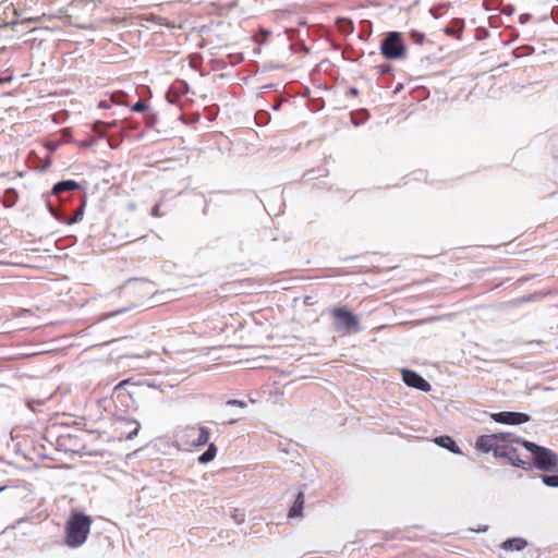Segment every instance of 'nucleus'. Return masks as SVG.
Wrapping results in <instances>:
<instances>
[{
    "label": "nucleus",
    "instance_id": "25",
    "mask_svg": "<svg viewBox=\"0 0 558 558\" xmlns=\"http://www.w3.org/2000/svg\"><path fill=\"white\" fill-rule=\"evenodd\" d=\"M226 405L227 407H238V408L244 409V408H246L247 404H246V402H244L242 400L231 399L226 402Z\"/></svg>",
    "mask_w": 558,
    "mask_h": 558
},
{
    "label": "nucleus",
    "instance_id": "17",
    "mask_svg": "<svg viewBox=\"0 0 558 558\" xmlns=\"http://www.w3.org/2000/svg\"><path fill=\"white\" fill-rule=\"evenodd\" d=\"M217 456V447L214 442H210L207 449L197 458V461L201 464H206L211 462Z\"/></svg>",
    "mask_w": 558,
    "mask_h": 558
},
{
    "label": "nucleus",
    "instance_id": "47",
    "mask_svg": "<svg viewBox=\"0 0 558 558\" xmlns=\"http://www.w3.org/2000/svg\"><path fill=\"white\" fill-rule=\"evenodd\" d=\"M507 12H508V15L512 14V11H510V9H507Z\"/></svg>",
    "mask_w": 558,
    "mask_h": 558
},
{
    "label": "nucleus",
    "instance_id": "12",
    "mask_svg": "<svg viewBox=\"0 0 558 558\" xmlns=\"http://www.w3.org/2000/svg\"><path fill=\"white\" fill-rule=\"evenodd\" d=\"M81 185L75 180H63L58 183H56L52 187V194L53 195H60L63 192H71L75 190H80Z\"/></svg>",
    "mask_w": 558,
    "mask_h": 558
},
{
    "label": "nucleus",
    "instance_id": "24",
    "mask_svg": "<svg viewBox=\"0 0 558 558\" xmlns=\"http://www.w3.org/2000/svg\"><path fill=\"white\" fill-rule=\"evenodd\" d=\"M147 109V104L144 100H138L133 105L132 111L134 112H144Z\"/></svg>",
    "mask_w": 558,
    "mask_h": 558
},
{
    "label": "nucleus",
    "instance_id": "31",
    "mask_svg": "<svg viewBox=\"0 0 558 558\" xmlns=\"http://www.w3.org/2000/svg\"><path fill=\"white\" fill-rule=\"evenodd\" d=\"M105 125H106V123H105V122L96 121V122L94 123V131H96V132H100V128H102V126H105Z\"/></svg>",
    "mask_w": 558,
    "mask_h": 558
},
{
    "label": "nucleus",
    "instance_id": "6",
    "mask_svg": "<svg viewBox=\"0 0 558 558\" xmlns=\"http://www.w3.org/2000/svg\"><path fill=\"white\" fill-rule=\"evenodd\" d=\"M331 315L335 319V330L337 332L351 333L360 332V319L352 312L345 307H335L331 311Z\"/></svg>",
    "mask_w": 558,
    "mask_h": 558
},
{
    "label": "nucleus",
    "instance_id": "42",
    "mask_svg": "<svg viewBox=\"0 0 558 558\" xmlns=\"http://www.w3.org/2000/svg\"><path fill=\"white\" fill-rule=\"evenodd\" d=\"M371 34H372V29H371V24L368 23L367 37L371 36Z\"/></svg>",
    "mask_w": 558,
    "mask_h": 558
},
{
    "label": "nucleus",
    "instance_id": "11",
    "mask_svg": "<svg viewBox=\"0 0 558 558\" xmlns=\"http://www.w3.org/2000/svg\"><path fill=\"white\" fill-rule=\"evenodd\" d=\"M434 442L454 454H462L460 447L457 445L456 440L450 436H438L434 439Z\"/></svg>",
    "mask_w": 558,
    "mask_h": 558
},
{
    "label": "nucleus",
    "instance_id": "7",
    "mask_svg": "<svg viewBox=\"0 0 558 558\" xmlns=\"http://www.w3.org/2000/svg\"><path fill=\"white\" fill-rule=\"evenodd\" d=\"M24 498V490L17 486L3 485L0 487V513H8L20 507Z\"/></svg>",
    "mask_w": 558,
    "mask_h": 558
},
{
    "label": "nucleus",
    "instance_id": "38",
    "mask_svg": "<svg viewBox=\"0 0 558 558\" xmlns=\"http://www.w3.org/2000/svg\"><path fill=\"white\" fill-rule=\"evenodd\" d=\"M361 113L363 114V119H362L363 121H365L369 117V114L366 110H362Z\"/></svg>",
    "mask_w": 558,
    "mask_h": 558
},
{
    "label": "nucleus",
    "instance_id": "40",
    "mask_svg": "<svg viewBox=\"0 0 558 558\" xmlns=\"http://www.w3.org/2000/svg\"><path fill=\"white\" fill-rule=\"evenodd\" d=\"M352 123L354 125H359L361 123V121H357L354 117H352Z\"/></svg>",
    "mask_w": 558,
    "mask_h": 558
},
{
    "label": "nucleus",
    "instance_id": "35",
    "mask_svg": "<svg viewBox=\"0 0 558 558\" xmlns=\"http://www.w3.org/2000/svg\"><path fill=\"white\" fill-rule=\"evenodd\" d=\"M98 107L99 108H102V109H109L110 108V105L105 101V100H101L99 104H98Z\"/></svg>",
    "mask_w": 558,
    "mask_h": 558
},
{
    "label": "nucleus",
    "instance_id": "1",
    "mask_svg": "<svg viewBox=\"0 0 558 558\" xmlns=\"http://www.w3.org/2000/svg\"><path fill=\"white\" fill-rule=\"evenodd\" d=\"M92 518L81 511H73L65 525V545L78 548L87 539L92 526Z\"/></svg>",
    "mask_w": 558,
    "mask_h": 558
},
{
    "label": "nucleus",
    "instance_id": "23",
    "mask_svg": "<svg viewBox=\"0 0 558 558\" xmlns=\"http://www.w3.org/2000/svg\"><path fill=\"white\" fill-rule=\"evenodd\" d=\"M5 197L7 202L9 203L8 206H12L17 198V193L14 189H8L5 191Z\"/></svg>",
    "mask_w": 558,
    "mask_h": 558
},
{
    "label": "nucleus",
    "instance_id": "9",
    "mask_svg": "<svg viewBox=\"0 0 558 558\" xmlns=\"http://www.w3.org/2000/svg\"><path fill=\"white\" fill-rule=\"evenodd\" d=\"M492 418L496 423L506 425H521L527 423L531 420L530 415H527L526 413L510 411L493 413Z\"/></svg>",
    "mask_w": 558,
    "mask_h": 558
},
{
    "label": "nucleus",
    "instance_id": "34",
    "mask_svg": "<svg viewBox=\"0 0 558 558\" xmlns=\"http://www.w3.org/2000/svg\"><path fill=\"white\" fill-rule=\"evenodd\" d=\"M125 311H126L125 308H121V310H119V311H116V312L109 313V314H107V315H106V318H108V317H112V316H116V315L121 314V313H124Z\"/></svg>",
    "mask_w": 558,
    "mask_h": 558
},
{
    "label": "nucleus",
    "instance_id": "22",
    "mask_svg": "<svg viewBox=\"0 0 558 558\" xmlns=\"http://www.w3.org/2000/svg\"><path fill=\"white\" fill-rule=\"evenodd\" d=\"M409 35H410V38L412 39V41L416 45H422L425 40V34L422 32L413 29L410 32Z\"/></svg>",
    "mask_w": 558,
    "mask_h": 558
},
{
    "label": "nucleus",
    "instance_id": "32",
    "mask_svg": "<svg viewBox=\"0 0 558 558\" xmlns=\"http://www.w3.org/2000/svg\"><path fill=\"white\" fill-rule=\"evenodd\" d=\"M151 215L155 216V217H159L160 216V206L159 205H155L153 207Z\"/></svg>",
    "mask_w": 558,
    "mask_h": 558
},
{
    "label": "nucleus",
    "instance_id": "26",
    "mask_svg": "<svg viewBox=\"0 0 558 558\" xmlns=\"http://www.w3.org/2000/svg\"><path fill=\"white\" fill-rule=\"evenodd\" d=\"M231 518L238 525L244 522V514L240 513L238 509L233 510V512L231 513Z\"/></svg>",
    "mask_w": 558,
    "mask_h": 558
},
{
    "label": "nucleus",
    "instance_id": "37",
    "mask_svg": "<svg viewBox=\"0 0 558 558\" xmlns=\"http://www.w3.org/2000/svg\"><path fill=\"white\" fill-rule=\"evenodd\" d=\"M280 107H281V101H276V102L271 106L272 110H276V111H277V110H279V109H280Z\"/></svg>",
    "mask_w": 558,
    "mask_h": 558
},
{
    "label": "nucleus",
    "instance_id": "30",
    "mask_svg": "<svg viewBox=\"0 0 558 558\" xmlns=\"http://www.w3.org/2000/svg\"><path fill=\"white\" fill-rule=\"evenodd\" d=\"M157 118H156V114L155 113H150L148 117H147V124L149 126H153L156 122Z\"/></svg>",
    "mask_w": 558,
    "mask_h": 558
},
{
    "label": "nucleus",
    "instance_id": "43",
    "mask_svg": "<svg viewBox=\"0 0 558 558\" xmlns=\"http://www.w3.org/2000/svg\"><path fill=\"white\" fill-rule=\"evenodd\" d=\"M483 37V34H480V36L476 37L477 40H481Z\"/></svg>",
    "mask_w": 558,
    "mask_h": 558
},
{
    "label": "nucleus",
    "instance_id": "20",
    "mask_svg": "<svg viewBox=\"0 0 558 558\" xmlns=\"http://www.w3.org/2000/svg\"><path fill=\"white\" fill-rule=\"evenodd\" d=\"M542 482L548 487H558V474H543Z\"/></svg>",
    "mask_w": 558,
    "mask_h": 558
},
{
    "label": "nucleus",
    "instance_id": "15",
    "mask_svg": "<svg viewBox=\"0 0 558 558\" xmlns=\"http://www.w3.org/2000/svg\"><path fill=\"white\" fill-rule=\"evenodd\" d=\"M464 28V21L461 19H454L450 25L445 27V34L457 38L461 37Z\"/></svg>",
    "mask_w": 558,
    "mask_h": 558
},
{
    "label": "nucleus",
    "instance_id": "33",
    "mask_svg": "<svg viewBox=\"0 0 558 558\" xmlns=\"http://www.w3.org/2000/svg\"><path fill=\"white\" fill-rule=\"evenodd\" d=\"M487 530H488L487 525H478L477 529H471V531L477 532V533H483V532H486Z\"/></svg>",
    "mask_w": 558,
    "mask_h": 558
},
{
    "label": "nucleus",
    "instance_id": "19",
    "mask_svg": "<svg viewBox=\"0 0 558 558\" xmlns=\"http://www.w3.org/2000/svg\"><path fill=\"white\" fill-rule=\"evenodd\" d=\"M85 208V201H83L82 205L75 210L74 215L66 220L68 225H73L83 219Z\"/></svg>",
    "mask_w": 558,
    "mask_h": 558
},
{
    "label": "nucleus",
    "instance_id": "45",
    "mask_svg": "<svg viewBox=\"0 0 558 558\" xmlns=\"http://www.w3.org/2000/svg\"><path fill=\"white\" fill-rule=\"evenodd\" d=\"M507 12H508V15L512 14V11H510V9H507Z\"/></svg>",
    "mask_w": 558,
    "mask_h": 558
},
{
    "label": "nucleus",
    "instance_id": "29",
    "mask_svg": "<svg viewBox=\"0 0 558 558\" xmlns=\"http://www.w3.org/2000/svg\"><path fill=\"white\" fill-rule=\"evenodd\" d=\"M256 119L259 120L262 123H267L269 116L266 111H260L256 114Z\"/></svg>",
    "mask_w": 558,
    "mask_h": 558
},
{
    "label": "nucleus",
    "instance_id": "8",
    "mask_svg": "<svg viewBox=\"0 0 558 558\" xmlns=\"http://www.w3.org/2000/svg\"><path fill=\"white\" fill-rule=\"evenodd\" d=\"M522 439L520 438V442ZM514 442H506L501 452L499 453L498 459H505L511 465L522 469L524 471L532 470V463L527 460L521 459L520 453L515 447H513Z\"/></svg>",
    "mask_w": 558,
    "mask_h": 558
},
{
    "label": "nucleus",
    "instance_id": "10",
    "mask_svg": "<svg viewBox=\"0 0 558 558\" xmlns=\"http://www.w3.org/2000/svg\"><path fill=\"white\" fill-rule=\"evenodd\" d=\"M402 379L407 386L420 391L428 392L432 389L430 384L414 371L402 369Z\"/></svg>",
    "mask_w": 558,
    "mask_h": 558
},
{
    "label": "nucleus",
    "instance_id": "41",
    "mask_svg": "<svg viewBox=\"0 0 558 558\" xmlns=\"http://www.w3.org/2000/svg\"><path fill=\"white\" fill-rule=\"evenodd\" d=\"M236 422H238V420H236V418H232V420L228 421V424H229V425H233V424H235Z\"/></svg>",
    "mask_w": 558,
    "mask_h": 558
},
{
    "label": "nucleus",
    "instance_id": "13",
    "mask_svg": "<svg viewBox=\"0 0 558 558\" xmlns=\"http://www.w3.org/2000/svg\"><path fill=\"white\" fill-rule=\"evenodd\" d=\"M526 546H527V541L522 537L508 538L501 544L502 549L517 550V551L523 550Z\"/></svg>",
    "mask_w": 558,
    "mask_h": 558
},
{
    "label": "nucleus",
    "instance_id": "36",
    "mask_svg": "<svg viewBox=\"0 0 558 558\" xmlns=\"http://www.w3.org/2000/svg\"><path fill=\"white\" fill-rule=\"evenodd\" d=\"M348 93L351 95V96H356L359 94V90L357 88L355 87H350Z\"/></svg>",
    "mask_w": 558,
    "mask_h": 558
},
{
    "label": "nucleus",
    "instance_id": "14",
    "mask_svg": "<svg viewBox=\"0 0 558 558\" xmlns=\"http://www.w3.org/2000/svg\"><path fill=\"white\" fill-rule=\"evenodd\" d=\"M141 429V424L136 420L125 421V428L122 430L121 435H124L126 440H131L137 436Z\"/></svg>",
    "mask_w": 558,
    "mask_h": 558
},
{
    "label": "nucleus",
    "instance_id": "21",
    "mask_svg": "<svg viewBox=\"0 0 558 558\" xmlns=\"http://www.w3.org/2000/svg\"><path fill=\"white\" fill-rule=\"evenodd\" d=\"M126 94L124 92H114L111 94L110 100L111 102L120 106H126L124 98Z\"/></svg>",
    "mask_w": 558,
    "mask_h": 558
},
{
    "label": "nucleus",
    "instance_id": "4",
    "mask_svg": "<svg viewBox=\"0 0 558 558\" xmlns=\"http://www.w3.org/2000/svg\"><path fill=\"white\" fill-rule=\"evenodd\" d=\"M506 442H520V437L511 433H496L482 435L476 440V448L483 452H493L495 458H499Z\"/></svg>",
    "mask_w": 558,
    "mask_h": 558
},
{
    "label": "nucleus",
    "instance_id": "16",
    "mask_svg": "<svg viewBox=\"0 0 558 558\" xmlns=\"http://www.w3.org/2000/svg\"><path fill=\"white\" fill-rule=\"evenodd\" d=\"M303 507H304V495L302 492H300L298 494L292 507L289 510L288 517L291 519L301 517Z\"/></svg>",
    "mask_w": 558,
    "mask_h": 558
},
{
    "label": "nucleus",
    "instance_id": "44",
    "mask_svg": "<svg viewBox=\"0 0 558 558\" xmlns=\"http://www.w3.org/2000/svg\"><path fill=\"white\" fill-rule=\"evenodd\" d=\"M483 37V34H480V36L476 37L477 40H481Z\"/></svg>",
    "mask_w": 558,
    "mask_h": 558
},
{
    "label": "nucleus",
    "instance_id": "28",
    "mask_svg": "<svg viewBox=\"0 0 558 558\" xmlns=\"http://www.w3.org/2000/svg\"><path fill=\"white\" fill-rule=\"evenodd\" d=\"M166 97L170 104H175L179 99V96L174 95L171 89L168 90V93L166 94Z\"/></svg>",
    "mask_w": 558,
    "mask_h": 558
},
{
    "label": "nucleus",
    "instance_id": "46",
    "mask_svg": "<svg viewBox=\"0 0 558 558\" xmlns=\"http://www.w3.org/2000/svg\"><path fill=\"white\" fill-rule=\"evenodd\" d=\"M507 12H508V15L512 14V11H510V9H507Z\"/></svg>",
    "mask_w": 558,
    "mask_h": 558
},
{
    "label": "nucleus",
    "instance_id": "39",
    "mask_svg": "<svg viewBox=\"0 0 558 558\" xmlns=\"http://www.w3.org/2000/svg\"><path fill=\"white\" fill-rule=\"evenodd\" d=\"M126 383H128V380H122V381H120V383L116 386V388H114V389H118V388L122 387V386H123V385H125Z\"/></svg>",
    "mask_w": 558,
    "mask_h": 558
},
{
    "label": "nucleus",
    "instance_id": "18",
    "mask_svg": "<svg viewBox=\"0 0 558 558\" xmlns=\"http://www.w3.org/2000/svg\"><path fill=\"white\" fill-rule=\"evenodd\" d=\"M338 29L344 34H351L354 31L353 22L349 19L339 17L336 21Z\"/></svg>",
    "mask_w": 558,
    "mask_h": 558
},
{
    "label": "nucleus",
    "instance_id": "3",
    "mask_svg": "<svg viewBox=\"0 0 558 558\" xmlns=\"http://www.w3.org/2000/svg\"><path fill=\"white\" fill-rule=\"evenodd\" d=\"M521 445L531 452L536 469L558 472V454L556 452L529 440H522Z\"/></svg>",
    "mask_w": 558,
    "mask_h": 558
},
{
    "label": "nucleus",
    "instance_id": "27",
    "mask_svg": "<svg viewBox=\"0 0 558 558\" xmlns=\"http://www.w3.org/2000/svg\"><path fill=\"white\" fill-rule=\"evenodd\" d=\"M378 72L380 75H385L391 72V65L388 63H383L378 66Z\"/></svg>",
    "mask_w": 558,
    "mask_h": 558
},
{
    "label": "nucleus",
    "instance_id": "2",
    "mask_svg": "<svg viewBox=\"0 0 558 558\" xmlns=\"http://www.w3.org/2000/svg\"><path fill=\"white\" fill-rule=\"evenodd\" d=\"M209 428L205 426L186 425L178 427L173 433V444L180 450H190L208 442Z\"/></svg>",
    "mask_w": 558,
    "mask_h": 558
},
{
    "label": "nucleus",
    "instance_id": "5",
    "mask_svg": "<svg viewBox=\"0 0 558 558\" xmlns=\"http://www.w3.org/2000/svg\"><path fill=\"white\" fill-rule=\"evenodd\" d=\"M380 53L387 60L403 59L407 54V47L402 34L396 31L388 32L380 43Z\"/></svg>",
    "mask_w": 558,
    "mask_h": 558
}]
</instances>
